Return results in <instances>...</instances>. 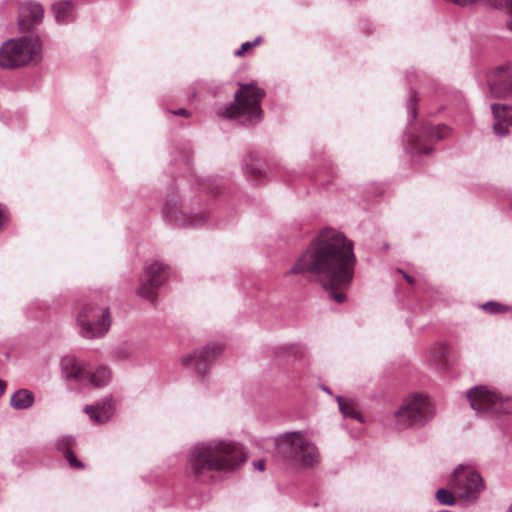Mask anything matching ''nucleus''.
I'll list each match as a JSON object with an SVG mask.
<instances>
[{
    "label": "nucleus",
    "mask_w": 512,
    "mask_h": 512,
    "mask_svg": "<svg viewBox=\"0 0 512 512\" xmlns=\"http://www.w3.org/2000/svg\"><path fill=\"white\" fill-rule=\"evenodd\" d=\"M356 256L353 242L343 233L324 229L295 261L287 274L309 275L322 282L337 303L346 301V289L352 283Z\"/></svg>",
    "instance_id": "nucleus-1"
},
{
    "label": "nucleus",
    "mask_w": 512,
    "mask_h": 512,
    "mask_svg": "<svg viewBox=\"0 0 512 512\" xmlns=\"http://www.w3.org/2000/svg\"><path fill=\"white\" fill-rule=\"evenodd\" d=\"M246 460L241 445L233 441L212 440L197 443L189 452L187 469L197 478L205 472L227 471Z\"/></svg>",
    "instance_id": "nucleus-2"
},
{
    "label": "nucleus",
    "mask_w": 512,
    "mask_h": 512,
    "mask_svg": "<svg viewBox=\"0 0 512 512\" xmlns=\"http://www.w3.org/2000/svg\"><path fill=\"white\" fill-rule=\"evenodd\" d=\"M265 91L254 83L240 84L235 92V103L217 109V116L235 119L242 125H255L262 119L261 101Z\"/></svg>",
    "instance_id": "nucleus-3"
},
{
    "label": "nucleus",
    "mask_w": 512,
    "mask_h": 512,
    "mask_svg": "<svg viewBox=\"0 0 512 512\" xmlns=\"http://www.w3.org/2000/svg\"><path fill=\"white\" fill-rule=\"evenodd\" d=\"M277 453L285 460L301 467H314L320 462L316 445L299 431L289 432L275 439Z\"/></svg>",
    "instance_id": "nucleus-4"
},
{
    "label": "nucleus",
    "mask_w": 512,
    "mask_h": 512,
    "mask_svg": "<svg viewBox=\"0 0 512 512\" xmlns=\"http://www.w3.org/2000/svg\"><path fill=\"white\" fill-rule=\"evenodd\" d=\"M42 42L37 35H26L9 39L0 48V67L15 69L38 62L41 58Z\"/></svg>",
    "instance_id": "nucleus-5"
},
{
    "label": "nucleus",
    "mask_w": 512,
    "mask_h": 512,
    "mask_svg": "<svg viewBox=\"0 0 512 512\" xmlns=\"http://www.w3.org/2000/svg\"><path fill=\"white\" fill-rule=\"evenodd\" d=\"M111 314L108 307H100L95 302H87L77 315L80 334L86 339L104 336L111 326Z\"/></svg>",
    "instance_id": "nucleus-6"
},
{
    "label": "nucleus",
    "mask_w": 512,
    "mask_h": 512,
    "mask_svg": "<svg viewBox=\"0 0 512 512\" xmlns=\"http://www.w3.org/2000/svg\"><path fill=\"white\" fill-rule=\"evenodd\" d=\"M434 411L427 397L417 395L404 401L395 412L396 425L400 429L424 425L433 417Z\"/></svg>",
    "instance_id": "nucleus-7"
},
{
    "label": "nucleus",
    "mask_w": 512,
    "mask_h": 512,
    "mask_svg": "<svg viewBox=\"0 0 512 512\" xmlns=\"http://www.w3.org/2000/svg\"><path fill=\"white\" fill-rule=\"evenodd\" d=\"M450 486L460 499L474 503L484 489V482L471 466L460 464L451 476Z\"/></svg>",
    "instance_id": "nucleus-8"
},
{
    "label": "nucleus",
    "mask_w": 512,
    "mask_h": 512,
    "mask_svg": "<svg viewBox=\"0 0 512 512\" xmlns=\"http://www.w3.org/2000/svg\"><path fill=\"white\" fill-rule=\"evenodd\" d=\"M221 349V346L218 344L207 345L202 349H197L193 353L183 356L181 363L185 368L194 371L201 381H204L208 369L220 355Z\"/></svg>",
    "instance_id": "nucleus-9"
},
{
    "label": "nucleus",
    "mask_w": 512,
    "mask_h": 512,
    "mask_svg": "<svg viewBox=\"0 0 512 512\" xmlns=\"http://www.w3.org/2000/svg\"><path fill=\"white\" fill-rule=\"evenodd\" d=\"M166 266L159 262L148 265L140 278L137 294L154 303L157 297V289L165 282Z\"/></svg>",
    "instance_id": "nucleus-10"
},
{
    "label": "nucleus",
    "mask_w": 512,
    "mask_h": 512,
    "mask_svg": "<svg viewBox=\"0 0 512 512\" xmlns=\"http://www.w3.org/2000/svg\"><path fill=\"white\" fill-rule=\"evenodd\" d=\"M470 406L478 413H499L503 399L485 386H476L466 392Z\"/></svg>",
    "instance_id": "nucleus-11"
},
{
    "label": "nucleus",
    "mask_w": 512,
    "mask_h": 512,
    "mask_svg": "<svg viewBox=\"0 0 512 512\" xmlns=\"http://www.w3.org/2000/svg\"><path fill=\"white\" fill-rule=\"evenodd\" d=\"M165 218L179 227H201L205 224L207 216L204 213L188 216L182 210V204L175 196L166 199L163 209Z\"/></svg>",
    "instance_id": "nucleus-12"
},
{
    "label": "nucleus",
    "mask_w": 512,
    "mask_h": 512,
    "mask_svg": "<svg viewBox=\"0 0 512 512\" xmlns=\"http://www.w3.org/2000/svg\"><path fill=\"white\" fill-rule=\"evenodd\" d=\"M488 87L493 98L512 99V66H499L488 75Z\"/></svg>",
    "instance_id": "nucleus-13"
},
{
    "label": "nucleus",
    "mask_w": 512,
    "mask_h": 512,
    "mask_svg": "<svg viewBox=\"0 0 512 512\" xmlns=\"http://www.w3.org/2000/svg\"><path fill=\"white\" fill-rule=\"evenodd\" d=\"M450 134V129L445 125L423 126L420 134L413 139L412 136L407 135L408 141L411 142V149L418 154H430L433 151L432 147L424 146L423 142H432L445 139Z\"/></svg>",
    "instance_id": "nucleus-14"
},
{
    "label": "nucleus",
    "mask_w": 512,
    "mask_h": 512,
    "mask_svg": "<svg viewBox=\"0 0 512 512\" xmlns=\"http://www.w3.org/2000/svg\"><path fill=\"white\" fill-rule=\"evenodd\" d=\"M44 17V9L39 2L25 1L19 8L18 24L21 31H29L35 25L41 23Z\"/></svg>",
    "instance_id": "nucleus-15"
},
{
    "label": "nucleus",
    "mask_w": 512,
    "mask_h": 512,
    "mask_svg": "<svg viewBox=\"0 0 512 512\" xmlns=\"http://www.w3.org/2000/svg\"><path fill=\"white\" fill-rule=\"evenodd\" d=\"M86 365V363L79 361L72 355L62 357L60 361L62 378L81 385L84 379L83 376Z\"/></svg>",
    "instance_id": "nucleus-16"
},
{
    "label": "nucleus",
    "mask_w": 512,
    "mask_h": 512,
    "mask_svg": "<svg viewBox=\"0 0 512 512\" xmlns=\"http://www.w3.org/2000/svg\"><path fill=\"white\" fill-rule=\"evenodd\" d=\"M83 378L81 386L102 388L111 381L112 373L109 367L105 365H99L94 368L86 365Z\"/></svg>",
    "instance_id": "nucleus-17"
},
{
    "label": "nucleus",
    "mask_w": 512,
    "mask_h": 512,
    "mask_svg": "<svg viewBox=\"0 0 512 512\" xmlns=\"http://www.w3.org/2000/svg\"><path fill=\"white\" fill-rule=\"evenodd\" d=\"M491 110L494 116L493 129L499 136L508 133V128L512 126V106L506 104H492Z\"/></svg>",
    "instance_id": "nucleus-18"
},
{
    "label": "nucleus",
    "mask_w": 512,
    "mask_h": 512,
    "mask_svg": "<svg viewBox=\"0 0 512 512\" xmlns=\"http://www.w3.org/2000/svg\"><path fill=\"white\" fill-rule=\"evenodd\" d=\"M76 2L72 0H60L52 5V13L55 21L60 25L73 23L76 18Z\"/></svg>",
    "instance_id": "nucleus-19"
},
{
    "label": "nucleus",
    "mask_w": 512,
    "mask_h": 512,
    "mask_svg": "<svg viewBox=\"0 0 512 512\" xmlns=\"http://www.w3.org/2000/svg\"><path fill=\"white\" fill-rule=\"evenodd\" d=\"M84 411L94 423L103 424L107 422L114 413L112 397H106L102 402L96 405H86Z\"/></svg>",
    "instance_id": "nucleus-20"
},
{
    "label": "nucleus",
    "mask_w": 512,
    "mask_h": 512,
    "mask_svg": "<svg viewBox=\"0 0 512 512\" xmlns=\"http://www.w3.org/2000/svg\"><path fill=\"white\" fill-rule=\"evenodd\" d=\"M74 444V438L70 436H63L57 440L56 447L64 454L66 460L69 462L72 468L81 469L84 467V465L76 458L75 454L73 453Z\"/></svg>",
    "instance_id": "nucleus-21"
},
{
    "label": "nucleus",
    "mask_w": 512,
    "mask_h": 512,
    "mask_svg": "<svg viewBox=\"0 0 512 512\" xmlns=\"http://www.w3.org/2000/svg\"><path fill=\"white\" fill-rule=\"evenodd\" d=\"M34 403V395L27 389H19L10 399V405L15 410H24L30 408Z\"/></svg>",
    "instance_id": "nucleus-22"
},
{
    "label": "nucleus",
    "mask_w": 512,
    "mask_h": 512,
    "mask_svg": "<svg viewBox=\"0 0 512 512\" xmlns=\"http://www.w3.org/2000/svg\"><path fill=\"white\" fill-rule=\"evenodd\" d=\"M336 400L338 402L339 409L344 417H350V418L357 419L361 423L364 422L362 415L360 414L359 411H357L354 408V405L352 402L344 401V399L341 396H337Z\"/></svg>",
    "instance_id": "nucleus-23"
},
{
    "label": "nucleus",
    "mask_w": 512,
    "mask_h": 512,
    "mask_svg": "<svg viewBox=\"0 0 512 512\" xmlns=\"http://www.w3.org/2000/svg\"><path fill=\"white\" fill-rule=\"evenodd\" d=\"M448 352V348L444 344H436L430 351L429 356L430 359L437 365H442L443 361Z\"/></svg>",
    "instance_id": "nucleus-24"
},
{
    "label": "nucleus",
    "mask_w": 512,
    "mask_h": 512,
    "mask_svg": "<svg viewBox=\"0 0 512 512\" xmlns=\"http://www.w3.org/2000/svg\"><path fill=\"white\" fill-rule=\"evenodd\" d=\"M245 174L250 180L255 181L257 183H261L265 178V174L262 171V169L254 164L245 165Z\"/></svg>",
    "instance_id": "nucleus-25"
},
{
    "label": "nucleus",
    "mask_w": 512,
    "mask_h": 512,
    "mask_svg": "<svg viewBox=\"0 0 512 512\" xmlns=\"http://www.w3.org/2000/svg\"><path fill=\"white\" fill-rule=\"evenodd\" d=\"M454 491L451 492L447 489L441 488L436 492V499L443 505H454L455 496Z\"/></svg>",
    "instance_id": "nucleus-26"
},
{
    "label": "nucleus",
    "mask_w": 512,
    "mask_h": 512,
    "mask_svg": "<svg viewBox=\"0 0 512 512\" xmlns=\"http://www.w3.org/2000/svg\"><path fill=\"white\" fill-rule=\"evenodd\" d=\"M482 309L485 312L490 313V314H502V313L509 311V308L507 306H504V305H502L498 302H494V301L487 302V303L483 304Z\"/></svg>",
    "instance_id": "nucleus-27"
},
{
    "label": "nucleus",
    "mask_w": 512,
    "mask_h": 512,
    "mask_svg": "<svg viewBox=\"0 0 512 512\" xmlns=\"http://www.w3.org/2000/svg\"><path fill=\"white\" fill-rule=\"evenodd\" d=\"M262 41V38L261 37H257L253 42H245L241 45V48L239 50H237L235 52V55L236 56H242L244 54L245 51H247L248 49L258 45L259 43H261Z\"/></svg>",
    "instance_id": "nucleus-28"
},
{
    "label": "nucleus",
    "mask_w": 512,
    "mask_h": 512,
    "mask_svg": "<svg viewBox=\"0 0 512 512\" xmlns=\"http://www.w3.org/2000/svg\"><path fill=\"white\" fill-rule=\"evenodd\" d=\"M415 104H416V96H415V93L413 92L412 95L410 96L408 103H407V109H408V112L411 115L412 119H414L417 115V109H416Z\"/></svg>",
    "instance_id": "nucleus-29"
},
{
    "label": "nucleus",
    "mask_w": 512,
    "mask_h": 512,
    "mask_svg": "<svg viewBox=\"0 0 512 512\" xmlns=\"http://www.w3.org/2000/svg\"><path fill=\"white\" fill-rule=\"evenodd\" d=\"M291 351L296 357H303L305 355V350L301 345H292Z\"/></svg>",
    "instance_id": "nucleus-30"
},
{
    "label": "nucleus",
    "mask_w": 512,
    "mask_h": 512,
    "mask_svg": "<svg viewBox=\"0 0 512 512\" xmlns=\"http://www.w3.org/2000/svg\"><path fill=\"white\" fill-rule=\"evenodd\" d=\"M169 112L174 114V115L182 116V117H190V115H191V113L188 110L184 109V108H180V109H177V110H170Z\"/></svg>",
    "instance_id": "nucleus-31"
},
{
    "label": "nucleus",
    "mask_w": 512,
    "mask_h": 512,
    "mask_svg": "<svg viewBox=\"0 0 512 512\" xmlns=\"http://www.w3.org/2000/svg\"><path fill=\"white\" fill-rule=\"evenodd\" d=\"M254 468L260 472H263L265 470V462L264 460H257L253 463Z\"/></svg>",
    "instance_id": "nucleus-32"
},
{
    "label": "nucleus",
    "mask_w": 512,
    "mask_h": 512,
    "mask_svg": "<svg viewBox=\"0 0 512 512\" xmlns=\"http://www.w3.org/2000/svg\"><path fill=\"white\" fill-rule=\"evenodd\" d=\"M399 272L403 275V277L407 280V282H408L409 284H411V285H412V284H414L415 280H414V278H413V277H411L410 275L406 274V273H405L404 271H402V270H399Z\"/></svg>",
    "instance_id": "nucleus-33"
},
{
    "label": "nucleus",
    "mask_w": 512,
    "mask_h": 512,
    "mask_svg": "<svg viewBox=\"0 0 512 512\" xmlns=\"http://www.w3.org/2000/svg\"><path fill=\"white\" fill-rule=\"evenodd\" d=\"M5 388H6V383H5V381H3V380H1V379H0V396L4 393Z\"/></svg>",
    "instance_id": "nucleus-34"
},
{
    "label": "nucleus",
    "mask_w": 512,
    "mask_h": 512,
    "mask_svg": "<svg viewBox=\"0 0 512 512\" xmlns=\"http://www.w3.org/2000/svg\"><path fill=\"white\" fill-rule=\"evenodd\" d=\"M323 390H324L325 392H327V393H330V390H329L328 388H326V387H324V388H323Z\"/></svg>",
    "instance_id": "nucleus-35"
},
{
    "label": "nucleus",
    "mask_w": 512,
    "mask_h": 512,
    "mask_svg": "<svg viewBox=\"0 0 512 512\" xmlns=\"http://www.w3.org/2000/svg\"><path fill=\"white\" fill-rule=\"evenodd\" d=\"M507 512H512V504L509 506Z\"/></svg>",
    "instance_id": "nucleus-36"
}]
</instances>
